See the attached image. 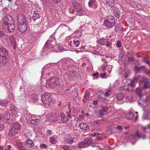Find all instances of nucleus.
Wrapping results in <instances>:
<instances>
[{"label": "nucleus", "instance_id": "nucleus-1", "mask_svg": "<svg viewBox=\"0 0 150 150\" xmlns=\"http://www.w3.org/2000/svg\"><path fill=\"white\" fill-rule=\"evenodd\" d=\"M2 24V28L5 32L12 33L15 29L14 21L11 17H6Z\"/></svg>", "mask_w": 150, "mask_h": 150}, {"label": "nucleus", "instance_id": "nucleus-2", "mask_svg": "<svg viewBox=\"0 0 150 150\" xmlns=\"http://www.w3.org/2000/svg\"><path fill=\"white\" fill-rule=\"evenodd\" d=\"M41 99L45 107L48 106L52 103L51 95L49 93H46L42 95Z\"/></svg>", "mask_w": 150, "mask_h": 150}, {"label": "nucleus", "instance_id": "nucleus-3", "mask_svg": "<svg viewBox=\"0 0 150 150\" xmlns=\"http://www.w3.org/2000/svg\"><path fill=\"white\" fill-rule=\"evenodd\" d=\"M136 92L137 94L138 95L139 97L140 98V99L138 100V104L139 105L143 106H145L146 104L145 105H143V103H146V101H149L150 102V95L148 96L147 95L145 96V98H146V100H143L142 97H144V96H143L142 94V91L141 89L139 88H137L136 89Z\"/></svg>", "mask_w": 150, "mask_h": 150}, {"label": "nucleus", "instance_id": "nucleus-4", "mask_svg": "<svg viewBox=\"0 0 150 150\" xmlns=\"http://www.w3.org/2000/svg\"><path fill=\"white\" fill-rule=\"evenodd\" d=\"M104 23L105 26L108 28H111L115 24L114 18L113 16H106L104 19Z\"/></svg>", "mask_w": 150, "mask_h": 150}, {"label": "nucleus", "instance_id": "nucleus-5", "mask_svg": "<svg viewBox=\"0 0 150 150\" xmlns=\"http://www.w3.org/2000/svg\"><path fill=\"white\" fill-rule=\"evenodd\" d=\"M47 82V85L48 87L50 88H53L59 84V81L58 78L54 77L48 79Z\"/></svg>", "mask_w": 150, "mask_h": 150}, {"label": "nucleus", "instance_id": "nucleus-6", "mask_svg": "<svg viewBox=\"0 0 150 150\" xmlns=\"http://www.w3.org/2000/svg\"><path fill=\"white\" fill-rule=\"evenodd\" d=\"M17 21L18 24L27 23V20L25 16L22 13L18 15Z\"/></svg>", "mask_w": 150, "mask_h": 150}, {"label": "nucleus", "instance_id": "nucleus-7", "mask_svg": "<svg viewBox=\"0 0 150 150\" xmlns=\"http://www.w3.org/2000/svg\"><path fill=\"white\" fill-rule=\"evenodd\" d=\"M18 28L21 32L24 33L27 29V23L18 24Z\"/></svg>", "mask_w": 150, "mask_h": 150}, {"label": "nucleus", "instance_id": "nucleus-8", "mask_svg": "<svg viewBox=\"0 0 150 150\" xmlns=\"http://www.w3.org/2000/svg\"><path fill=\"white\" fill-rule=\"evenodd\" d=\"M57 29H60L61 34L60 38L62 39L64 38L65 36V25H60L58 27Z\"/></svg>", "mask_w": 150, "mask_h": 150}, {"label": "nucleus", "instance_id": "nucleus-9", "mask_svg": "<svg viewBox=\"0 0 150 150\" xmlns=\"http://www.w3.org/2000/svg\"><path fill=\"white\" fill-rule=\"evenodd\" d=\"M132 138L133 139L137 141V140L136 139L137 138H142L144 139L146 138V136L144 135L143 136H141L139 132L137 131V132L132 135Z\"/></svg>", "mask_w": 150, "mask_h": 150}, {"label": "nucleus", "instance_id": "nucleus-10", "mask_svg": "<svg viewBox=\"0 0 150 150\" xmlns=\"http://www.w3.org/2000/svg\"><path fill=\"white\" fill-rule=\"evenodd\" d=\"M10 115L11 114L9 112L5 114L3 116L0 117V120L4 122H6L10 119Z\"/></svg>", "mask_w": 150, "mask_h": 150}, {"label": "nucleus", "instance_id": "nucleus-11", "mask_svg": "<svg viewBox=\"0 0 150 150\" xmlns=\"http://www.w3.org/2000/svg\"><path fill=\"white\" fill-rule=\"evenodd\" d=\"M40 11L36 10L34 11L32 18L34 21L36 19L39 18L40 17Z\"/></svg>", "mask_w": 150, "mask_h": 150}, {"label": "nucleus", "instance_id": "nucleus-12", "mask_svg": "<svg viewBox=\"0 0 150 150\" xmlns=\"http://www.w3.org/2000/svg\"><path fill=\"white\" fill-rule=\"evenodd\" d=\"M79 127L80 128L83 130L88 131L89 129V126L86 123H81L79 125Z\"/></svg>", "mask_w": 150, "mask_h": 150}, {"label": "nucleus", "instance_id": "nucleus-13", "mask_svg": "<svg viewBox=\"0 0 150 150\" xmlns=\"http://www.w3.org/2000/svg\"><path fill=\"white\" fill-rule=\"evenodd\" d=\"M48 41L51 43V45L53 46L55 45L56 43V39L54 35H52L49 38Z\"/></svg>", "mask_w": 150, "mask_h": 150}, {"label": "nucleus", "instance_id": "nucleus-14", "mask_svg": "<svg viewBox=\"0 0 150 150\" xmlns=\"http://www.w3.org/2000/svg\"><path fill=\"white\" fill-rule=\"evenodd\" d=\"M24 144L21 142H16V145L18 148L20 150H25V147L24 146Z\"/></svg>", "mask_w": 150, "mask_h": 150}, {"label": "nucleus", "instance_id": "nucleus-15", "mask_svg": "<svg viewBox=\"0 0 150 150\" xmlns=\"http://www.w3.org/2000/svg\"><path fill=\"white\" fill-rule=\"evenodd\" d=\"M96 0H90L88 2V6L89 7H91L94 6L96 8L97 7L96 5Z\"/></svg>", "mask_w": 150, "mask_h": 150}, {"label": "nucleus", "instance_id": "nucleus-16", "mask_svg": "<svg viewBox=\"0 0 150 150\" xmlns=\"http://www.w3.org/2000/svg\"><path fill=\"white\" fill-rule=\"evenodd\" d=\"M29 121L30 123L34 125H37L39 123V120L37 119H33L31 118L29 119Z\"/></svg>", "mask_w": 150, "mask_h": 150}, {"label": "nucleus", "instance_id": "nucleus-17", "mask_svg": "<svg viewBox=\"0 0 150 150\" xmlns=\"http://www.w3.org/2000/svg\"><path fill=\"white\" fill-rule=\"evenodd\" d=\"M97 42L99 44L104 45L108 43V40L106 39L101 38L97 40Z\"/></svg>", "mask_w": 150, "mask_h": 150}, {"label": "nucleus", "instance_id": "nucleus-18", "mask_svg": "<svg viewBox=\"0 0 150 150\" xmlns=\"http://www.w3.org/2000/svg\"><path fill=\"white\" fill-rule=\"evenodd\" d=\"M26 144L29 148H31L34 146V143L32 140L30 139H28L26 141Z\"/></svg>", "mask_w": 150, "mask_h": 150}, {"label": "nucleus", "instance_id": "nucleus-19", "mask_svg": "<svg viewBox=\"0 0 150 150\" xmlns=\"http://www.w3.org/2000/svg\"><path fill=\"white\" fill-rule=\"evenodd\" d=\"M11 112L13 114H17L18 112V108L14 105H12L10 107Z\"/></svg>", "mask_w": 150, "mask_h": 150}, {"label": "nucleus", "instance_id": "nucleus-20", "mask_svg": "<svg viewBox=\"0 0 150 150\" xmlns=\"http://www.w3.org/2000/svg\"><path fill=\"white\" fill-rule=\"evenodd\" d=\"M9 135L11 136H13L16 134H18L17 132L15 130V129L13 127H11V129H10L8 132Z\"/></svg>", "mask_w": 150, "mask_h": 150}, {"label": "nucleus", "instance_id": "nucleus-21", "mask_svg": "<svg viewBox=\"0 0 150 150\" xmlns=\"http://www.w3.org/2000/svg\"><path fill=\"white\" fill-rule=\"evenodd\" d=\"M76 10L77 12L79 14H82L85 13L81 5L78 6V8L76 9Z\"/></svg>", "mask_w": 150, "mask_h": 150}, {"label": "nucleus", "instance_id": "nucleus-22", "mask_svg": "<svg viewBox=\"0 0 150 150\" xmlns=\"http://www.w3.org/2000/svg\"><path fill=\"white\" fill-rule=\"evenodd\" d=\"M7 62L6 56H0V64H4Z\"/></svg>", "mask_w": 150, "mask_h": 150}, {"label": "nucleus", "instance_id": "nucleus-23", "mask_svg": "<svg viewBox=\"0 0 150 150\" xmlns=\"http://www.w3.org/2000/svg\"><path fill=\"white\" fill-rule=\"evenodd\" d=\"M66 142L69 144H72L74 142L72 136L70 135H67L66 138Z\"/></svg>", "mask_w": 150, "mask_h": 150}, {"label": "nucleus", "instance_id": "nucleus-24", "mask_svg": "<svg viewBox=\"0 0 150 150\" xmlns=\"http://www.w3.org/2000/svg\"><path fill=\"white\" fill-rule=\"evenodd\" d=\"M30 98H31L32 101H33L34 103L36 102L38 99V96L36 94L34 93H33L32 95L31 96Z\"/></svg>", "mask_w": 150, "mask_h": 150}, {"label": "nucleus", "instance_id": "nucleus-25", "mask_svg": "<svg viewBox=\"0 0 150 150\" xmlns=\"http://www.w3.org/2000/svg\"><path fill=\"white\" fill-rule=\"evenodd\" d=\"M55 47V49L57 52H62L64 51H65V49L62 45H56L55 47Z\"/></svg>", "mask_w": 150, "mask_h": 150}, {"label": "nucleus", "instance_id": "nucleus-26", "mask_svg": "<svg viewBox=\"0 0 150 150\" xmlns=\"http://www.w3.org/2000/svg\"><path fill=\"white\" fill-rule=\"evenodd\" d=\"M13 128L14 129L19 130L21 129V126L20 124L18 123L15 122L13 123Z\"/></svg>", "mask_w": 150, "mask_h": 150}, {"label": "nucleus", "instance_id": "nucleus-27", "mask_svg": "<svg viewBox=\"0 0 150 150\" xmlns=\"http://www.w3.org/2000/svg\"><path fill=\"white\" fill-rule=\"evenodd\" d=\"M137 78H135L134 79V80H130V83H128V86H132L134 85L135 83L137 82Z\"/></svg>", "mask_w": 150, "mask_h": 150}, {"label": "nucleus", "instance_id": "nucleus-28", "mask_svg": "<svg viewBox=\"0 0 150 150\" xmlns=\"http://www.w3.org/2000/svg\"><path fill=\"white\" fill-rule=\"evenodd\" d=\"M107 4L110 7H113L114 5V1L113 0H105Z\"/></svg>", "mask_w": 150, "mask_h": 150}, {"label": "nucleus", "instance_id": "nucleus-29", "mask_svg": "<svg viewBox=\"0 0 150 150\" xmlns=\"http://www.w3.org/2000/svg\"><path fill=\"white\" fill-rule=\"evenodd\" d=\"M72 5L73 7L76 9L77 8H78V6H80L81 5L78 3L77 2L76 0H74L72 3Z\"/></svg>", "mask_w": 150, "mask_h": 150}, {"label": "nucleus", "instance_id": "nucleus-30", "mask_svg": "<svg viewBox=\"0 0 150 150\" xmlns=\"http://www.w3.org/2000/svg\"><path fill=\"white\" fill-rule=\"evenodd\" d=\"M142 81L144 83V87L145 88H147L149 87L148 85V80L146 78H144L142 80Z\"/></svg>", "mask_w": 150, "mask_h": 150}, {"label": "nucleus", "instance_id": "nucleus-31", "mask_svg": "<svg viewBox=\"0 0 150 150\" xmlns=\"http://www.w3.org/2000/svg\"><path fill=\"white\" fill-rule=\"evenodd\" d=\"M116 98L118 100H122L124 98V95L122 93H118L116 96Z\"/></svg>", "mask_w": 150, "mask_h": 150}, {"label": "nucleus", "instance_id": "nucleus-32", "mask_svg": "<svg viewBox=\"0 0 150 150\" xmlns=\"http://www.w3.org/2000/svg\"><path fill=\"white\" fill-rule=\"evenodd\" d=\"M126 117L127 119L131 120L134 117V114L132 112H130L127 113L126 115Z\"/></svg>", "mask_w": 150, "mask_h": 150}, {"label": "nucleus", "instance_id": "nucleus-33", "mask_svg": "<svg viewBox=\"0 0 150 150\" xmlns=\"http://www.w3.org/2000/svg\"><path fill=\"white\" fill-rule=\"evenodd\" d=\"M71 97H72L73 99L75 98L78 96V94L76 91H73L71 93Z\"/></svg>", "mask_w": 150, "mask_h": 150}, {"label": "nucleus", "instance_id": "nucleus-34", "mask_svg": "<svg viewBox=\"0 0 150 150\" xmlns=\"http://www.w3.org/2000/svg\"><path fill=\"white\" fill-rule=\"evenodd\" d=\"M83 142L86 147L90 146L91 143V141L88 139H86Z\"/></svg>", "mask_w": 150, "mask_h": 150}, {"label": "nucleus", "instance_id": "nucleus-35", "mask_svg": "<svg viewBox=\"0 0 150 150\" xmlns=\"http://www.w3.org/2000/svg\"><path fill=\"white\" fill-rule=\"evenodd\" d=\"M144 119L148 120L150 119V115L149 113L145 112L143 117Z\"/></svg>", "mask_w": 150, "mask_h": 150}, {"label": "nucleus", "instance_id": "nucleus-36", "mask_svg": "<svg viewBox=\"0 0 150 150\" xmlns=\"http://www.w3.org/2000/svg\"><path fill=\"white\" fill-rule=\"evenodd\" d=\"M145 67L144 66H142L140 67H135V69L136 72L137 73H138L142 70L144 69Z\"/></svg>", "mask_w": 150, "mask_h": 150}, {"label": "nucleus", "instance_id": "nucleus-37", "mask_svg": "<svg viewBox=\"0 0 150 150\" xmlns=\"http://www.w3.org/2000/svg\"><path fill=\"white\" fill-rule=\"evenodd\" d=\"M73 44L75 45V47H78L79 45L80 41L79 40H75L74 39L73 40Z\"/></svg>", "mask_w": 150, "mask_h": 150}, {"label": "nucleus", "instance_id": "nucleus-38", "mask_svg": "<svg viewBox=\"0 0 150 150\" xmlns=\"http://www.w3.org/2000/svg\"><path fill=\"white\" fill-rule=\"evenodd\" d=\"M61 117V121L63 123H65V114L63 112H61L60 113Z\"/></svg>", "mask_w": 150, "mask_h": 150}, {"label": "nucleus", "instance_id": "nucleus-39", "mask_svg": "<svg viewBox=\"0 0 150 150\" xmlns=\"http://www.w3.org/2000/svg\"><path fill=\"white\" fill-rule=\"evenodd\" d=\"M8 102L6 100H0V105L1 106H4L8 104Z\"/></svg>", "mask_w": 150, "mask_h": 150}, {"label": "nucleus", "instance_id": "nucleus-40", "mask_svg": "<svg viewBox=\"0 0 150 150\" xmlns=\"http://www.w3.org/2000/svg\"><path fill=\"white\" fill-rule=\"evenodd\" d=\"M51 45V43L47 40L45 43L44 47L43 48V49H46L47 48Z\"/></svg>", "mask_w": 150, "mask_h": 150}, {"label": "nucleus", "instance_id": "nucleus-41", "mask_svg": "<svg viewBox=\"0 0 150 150\" xmlns=\"http://www.w3.org/2000/svg\"><path fill=\"white\" fill-rule=\"evenodd\" d=\"M120 12L118 9H115L114 11V14L115 16L118 18L120 17Z\"/></svg>", "mask_w": 150, "mask_h": 150}, {"label": "nucleus", "instance_id": "nucleus-42", "mask_svg": "<svg viewBox=\"0 0 150 150\" xmlns=\"http://www.w3.org/2000/svg\"><path fill=\"white\" fill-rule=\"evenodd\" d=\"M78 146L80 148H84L86 147L83 141H82L79 143L78 144Z\"/></svg>", "mask_w": 150, "mask_h": 150}, {"label": "nucleus", "instance_id": "nucleus-43", "mask_svg": "<svg viewBox=\"0 0 150 150\" xmlns=\"http://www.w3.org/2000/svg\"><path fill=\"white\" fill-rule=\"evenodd\" d=\"M50 142L51 143L53 144H55L57 143V141L56 139L53 137L50 138Z\"/></svg>", "mask_w": 150, "mask_h": 150}, {"label": "nucleus", "instance_id": "nucleus-44", "mask_svg": "<svg viewBox=\"0 0 150 150\" xmlns=\"http://www.w3.org/2000/svg\"><path fill=\"white\" fill-rule=\"evenodd\" d=\"M92 150H100V148L98 146L94 145L91 146Z\"/></svg>", "mask_w": 150, "mask_h": 150}, {"label": "nucleus", "instance_id": "nucleus-45", "mask_svg": "<svg viewBox=\"0 0 150 150\" xmlns=\"http://www.w3.org/2000/svg\"><path fill=\"white\" fill-rule=\"evenodd\" d=\"M90 96V93L88 91H86L84 96V98L86 99H88Z\"/></svg>", "mask_w": 150, "mask_h": 150}, {"label": "nucleus", "instance_id": "nucleus-46", "mask_svg": "<svg viewBox=\"0 0 150 150\" xmlns=\"http://www.w3.org/2000/svg\"><path fill=\"white\" fill-rule=\"evenodd\" d=\"M68 105L69 107L68 108V110H67L68 112H66V113L67 112V113L68 114H70L71 112V110L70 109V108L69 107L71 105V104L70 102H68Z\"/></svg>", "mask_w": 150, "mask_h": 150}, {"label": "nucleus", "instance_id": "nucleus-47", "mask_svg": "<svg viewBox=\"0 0 150 150\" xmlns=\"http://www.w3.org/2000/svg\"><path fill=\"white\" fill-rule=\"evenodd\" d=\"M110 90L109 89L107 90V91L105 93L104 95L105 97H107L108 96L110 95Z\"/></svg>", "mask_w": 150, "mask_h": 150}, {"label": "nucleus", "instance_id": "nucleus-48", "mask_svg": "<svg viewBox=\"0 0 150 150\" xmlns=\"http://www.w3.org/2000/svg\"><path fill=\"white\" fill-rule=\"evenodd\" d=\"M116 46L118 48L120 47L121 46V42L120 40H118L116 43Z\"/></svg>", "mask_w": 150, "mask_h": 150}, {"label": "nucleus", "instance_id": "nucleus-49", "mask_svg": "<svg viewBox=\"0 0 150 150\" xmlns=\"http://www.w3.org/2000/svg\"><path fill=\"white\" fill-rule=\"evenodd\" d=\"M67 117L69 118V119H74L75 118V117L74 116L72 115L71 116L70 115L68 114L67 115ZM68 120H69V119H68Z\"/></svg>", "mask_w": 150, "mask_h": 150}, {"label": "nucleus", "instance_id": "nucleus-50", "mask_svg": "<svg viewBox=\"0 0 150 150\" xmlns=\"http://www.w3.org/2000/svg\"><path fill=\"white\" fill-rule=\"evenodd\" d=\"M40 147L42 149H45L47 147V146L45 144H42L40 145Z\"/></svg>", "mask_w": 150, "mask_h": 150}, {"label": "nucleus", "instance_id": "nucleus-51", "mask_svg": "<svg viewBox=\"0 0 150 150\" xmlns=\"http://www.w3.org/2000/svg\"><path fill=\"white\" fill-rule=\"evenodd\" d=\"M73 40H70L69 42V45L71 47H75V45H74V44H73Z\"/></svg>", "mask_w": 150, "mask_h": 150}, {"label": "nucleus", "instance_id": "nucleus-52", "mask_svg": "<svg viewBox=\"0 0 150 150\" xmlns=\"http://www.w3.org/2000/svg\"><path fill=\"white\" fill-rule=\"evenodd\" d=\"M99 114L101 117L103 116L104 115V112L102 110H100L99 111Z\"/></svg>", "mask_w": 150, "mask_h": 150}, {"label": "nucleus", "instance_id": "nucleus-53", "mask_svg": "<svg viewBox=\"0 0 150 150\" xmlns=\"http://www.w3.org/2000/svg\"><path fill=\"white\" fill-rule=\"evenodd\" d=\"M102 110H103V112H107L108 110V108L106 107L105 106H104L102 108Z\"/></svg>", "mask_w": 150, "mask_h": 150}, {"label": "nucleus", "instance_id": "nucleus-54", "mask_svg": "<svg viewBox=\"0 0 150 150\" xmlns=\"http://www.w3.org/2000/svg\"><path fill=\"white\" fill-rule=\"evenodd\" d=\"M52 134V132L51 130H48L47 131V135H50Z\"/></svg>", "mask_w": 150, "mask_h": 150}, {"label": "nucleus", "instance_id": "nucleus-55", "mask_svg": "<svg viewBox=\"0 0 150 150\" xmlns=\"http://www.w3.org/2000/svg\"><path fill=\"white\" fill-rule=\"evenodd\" d=\"M134 59L132 57H129L128 58V60L130 62H133L134 60Z\"/></svg>", "mask_w": 150, "mask_h": 150}, {"label": "nucleus", "instance_id": "nucleus-56", "mask_svg": "<svg viewBox=\"0 0 150 150\" xmlns=\"http://www.w3.org/2000/svg\"><path fill=\"white\" fill-rule=\"evenodd\" d=\"M66 30H69V32H72V30L71 28H70L69 27L66 25Z\"/></svg>", "mask_w": 150, "mask_h": 150}, {"label": "nucleus", "instance_id": "nucleus-57", "mask_svg": "<svg viewBox=\"0 0 150 150\" xmlns=\"http://www.w3.org/2000/svg\"><path fill=\"white\" fill-rule=\"evenodd\" d=\"M4 33L2 31L0 30V37H2L4 35Z\"/></svg>", "mask_w": 150, "mask_h": 150}, {"label": "nucleus", "instance_id": "nucleus-58", "mask_svg": "<svg viewBox=\"0 0 150 150\" xmlns=\"http://www.w3.org/2000/svg\"><path fill=\"white\" fill-rule=\"evenodd\" d=\"M98 76V72H96V73H93V77H97Z\"/></svg>", "mask_w": 150, "mask_h": 150}, {"label": "nucleus", "instance_id": "nucleus-59", "mask_svg": "<svg viewBox=\"0 0 150 150\" xmlns=\"http://www.w3.org/2000/svg\"><path fill=\"white\" fill-rule=\"evenodd\" d=\"M84 118V116L83 115H81L79 116V119L80 120H83Z\"/></svg>", "mask_w": 150, "mask_h": 150}, {"label": "nucleus", "instance_id": "nucleus-60", "mask_svg": "<svg viewBox=\"0 0 150 150\" xmlns=\"http://www.w3.org/2000/svg\"><path fill=\"white\" fill-rule=\"evenodd\" d=\"M53 2H54V3L55 4H57L58 3H59L60 1V0H52Z\"/></svg>", "mask_w": 150, "mask_h": 150}, {"label": "nucleus", "instance_id": "nucleus-61", "mask_svg": "<svg viewBox=\"0 0 150 150\" xmlns=\"http://www.w3.org/2000/svg\"><path fill=\"white\" fill-rule=\"evenodd\" d=\"M143 61L146 64H149V62L147 61V60L146 59V58H144L143 59Z\"/></svg>", "mask_w": 150, "mask_h": 150}, {"label": "nucleus", "instance_id": "nucleus-62", "mask_svg": "<svg viewBox=\"0 0 150 150\" xmlns=\"http://www.w3.org/2000/svg\"><path fill=\"white\" fill-rule=\"evenodd\" d=\"M119 84V83L118 81H115L114 83V85L115 86H117Z\"/></svg>", "mask_w": 150, "mask_h": 150}, {"label": "nucleus", "instance_id": "nucleus-63", "mask_svg": "<svg viewBox=\"0 0 150 150\" xmlns=\"http://www.w3.org/2000/svg\"><path fill=\"white\" fill-rule=\"evenodd\" d=\"M4 128V126L2 124H0V131Z\"/></svg>", "mask_w": 150, "mask_h": 150}, {"label": "nucleus", "instance_id": "nucleus-64", "mask_svg": "<svg viewBox=\"0 0 150 150\" xmlns=\"http://www.w3.org/2000/svg\"><path fill=\"white\" fill-rule=\"evenodd\" d=\"M106 75L105 73H104L103 74H101V77L102 78H105V76Z\"/></svg>", "mask_w": 150, "mask_h": 150}]
</instances>
